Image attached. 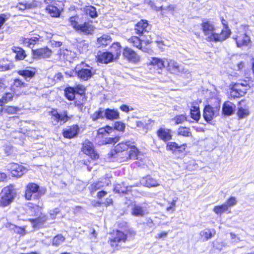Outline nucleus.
I'll return each instance as SVG.
<instances>
[{"label":"nucleus","mask_w":254,"mask_h":254,"mask_svg":"<svg viewBox=\"0 0 254 254\" xmlns=\"http://www.w3.org/2000/svg\"><path fill=\"white\" fill-rule=\"evenodd\" d=\"M201 29L204 35L207 36L206 40L209 42H222L229 37V31L226 29L221 30L219 32L218 28L209 21L203 22Z\"/></svg>","instance_id":"nucleus-1"},{"label":"nucleus","mask_w":254,"mask_h":254,"mask_svg":"<svg viewBox=\"0 0 254 254\" xmlns=\"http://www.w3.org/2000/svg\"><path fill=\"white\" fill-rule=\"evenodd\" d=\"M68 20L70 26L79 33L90 35L93 34L95 29L91 22H85L79 24V18L78 16H71Z\"/></svg>","instance_id":"nucleus-2"},{"label":"nucleus","mask_w":254,"mask_h":254,"mask_svg":"<svg viewBox=\"0 0 254 254\" xmlns=\"http://www.w3.org/2000/svg\"><path fill=\"white\" fill-rule=\"evenodd\" d=\"M16 191L13 185L3 188L0 193V206L5 207L9 205L16 197Z\"/></svg>","instance_id":"nucleus-3"},{"label":"nucleus","mask_w":254,"mask_h":254,"mask_svg":"<svg viewBox=\"0 0 254 254\" xmlns=\"http://www.w3.org/2000/svg\"><path fill=\"white\" fill-rule=\"evenodd\" d=\"M46 192V189L44 188H40V187L36 184L34 183H29L26 186V190L25 192V197L28 200L32 199L33 197H41Z\"/></svg>","instance_id":"nucleus-4"},{"label":"nucleus","mask_w":254,"mask_h":254,"mask_svg":"<svg viewBox=\"0 0 254 254\" xmlns=\"http://www.w3.org/2000/svg\"><path fill=\"white\" fill-rule=\"evenodd\" d=\"M51 115V121L54 126L59 127L65 123L69 119L67 112L64 111L59 114L57 110L53 109L50 112Z\"/></svg>","instance_id":"nucleus-5"},{"label":"nucleus","mask_w":254,"mask_h":254,"mask_svg":"<svg viewBox=\"0 0 254 254\" xmlns=\"http://www.w3.org/2000/svg\"><path fill=\"white\" fill-rule=\"evenodd\" d=\"M166 68L170 73L175 74L186 73L188 70H186L183 65L179 64L173 60L166 59Z\"/></svg>","instance_id":"nucleus-6"},{"label":"nucleus","mask_w":254,"mask_h":254,"mask_svg":"<svg viewBox=\"0 0 254 254\" xmlns=\"http://www.w3.org/2000/svg\"><path fill=\"white\" fill-rule=\"evenodd\" d=\"M220 110V106L212 107L208 105L205 106L203 109V117L207 122H209L218 116Z\"/></svg>","instance_id":"nucleus-7"},{"label":"nucleus","mask_w":254,"mask_h":254,"mask_svg":"<svg viewBox=\"0 0 254 254\" xmlns=\"http://www.w3.org/2000/svg\"><path fill=\"white\" fill-rule=\"evenodd\" d=\"M127 238V235L124 232L117 230L113 232L112 237L110 238V245L112 247L116 248L118 246L119 243L125 242Z\"/></svg>","instance_id":"nucleus-8"},{"label":"nucleus","mask_w":254,"mask_h":254,"mask_svg":"<svg viewBox=\"0 0 254 254\" xmlns=\"http://www.w3.org/2000/svg\"><path fill=\"white\" fill-rule=\"evenodd\" d=\"M82 151L92 159L96 160L99 158V154L95 151L93 143L89 140H85L84 142Z\"/></svg>","instance_id":"nucleus-9"},{"label":"nucleus","mask_w":254,"mask_h":254,"mask_svg":"<svg viewBox=\"0 0 254 254\" xmlns=\"http://www.w3.org/2000/svg\"><path fill=\"white\" fill-rule=\"evenodd\" d=\"M87 66L88 68L82 67L80 69L77 65L75 68V70L77 73L78 77L84 80H87L94 74V72L92 71V68L89 66Z\"/></svg>","instance_id":"nucleus-10"},{"label":"nucleus","mask_w":254,"mask_h":254,"mask_svg":"<svg viewBox=\"0 0 254 254\" xmlns=\"http://www.w3.org/2000/svg\"><path fill=\"white\" fill-rule=\"evenodd\" d=\"M123 55L125 58L131 62L137 63L140 60L139 56L133 50L128 47L124 48Z\"/></svg>","instance_id":"nucleus-11"},{"label":"nucleus","mask_w":254,"mask_h":254,"mask_svg":"<svg viewBox=\"0 0 254 254\" xmlns=\"http://www.w3.org/2000/svg\"><path fill=\"white\" fill-rule=\"evenodd\" d=\"M79 128L77 125H74L65 128L63 130V135L65 138H72L77 136Z\"/></svg>","instance_id":"nucleus-12"},{"label":"nucleus","mask_w":254,"mask_h":254,"mask_svg":"<svg viewBox=\"0 0 254 254\" xmlns=\"http://www.w3.org/2000/svg\"><path fill=\"white\" fill-rule=\"evenodd\" d=\"M129 146H131L130 141L122 142L117 145L115 147V149L111 150L110 153L108 154V155L111 157H115V155L118 153L122 152L127 150Z\"/></svg>","instance_id":"nucleus-13"},{"label":"nucleus","mask_w":254,"mask_h":254,"mask_svg":"<svg viewBox=\"0 0 254 254\" xmlns=\"http://www.w3.org/2000/svg\"><path fill=\"white\" fill-rule=\"evenodd\" d=\"M115 55L109 52H99L98 54V61L100 63L108 64L113 61Z\"/></svg>","instance_id":"nucleus-14"},{"label":"nucleus","mask_w":254,"mask_h":254,"mask_svg":"<svg viewBox=\"0 0 254 254\" xmlns=\"http://www.w3.org/2000/svg\"><path fill=\"white\" fill-rule=\"evenodd\" d=\"M33 54L35 58H47L50 57L52 51L47 47L33 50Z\"/></svg>","instance_id":"nucleus-15"},{"label":"nucleus","mask_w":254,"mask_h":254,"mask_svg":"<svg viewBox=\"0 0 254 254\" xmlns=\"http://www.w3.org/2000/svg\"><path fill=\"white\" fill-rule=\"evenodd\" d=\"M185 144L179 145L175 142H168L166 144V150L170 151L173 153L176 152H183L185 150Z\"/></svg>","instance_id":"nucleus-16"},{"label":"nucleus","mask_w":254,"mask_h":254,"mask_svg":"<svg viewBox=\"0 0 254 254\" xmlns=\"http://www.w3.org/2000/svg\"><path fill=\"white\" fill-rule=\"evenodd\" d=\"M13 176L20 177L27 171L26 168L18 164H13L10 168Z\"/></svg>","instance_id":"nucleus-17"},{"label":"nucleus","mask_w":254,"mask_h":254,"mask_svg":"<svg viewBox=\"0 0 254 254\" xmlns=\"http://www.w3.org/2000/svg\"><path fill=\"white\" fill-rule=\"evenodd\" d=\"M131 213L134 216L143 217L148 213V210L145 206L134 205L131 209Z\"/></svg>","instance_id":"nucleus-18"},{"label":"nucleus","mask_w":254,"mask_h":254,"mask_svg":"<svg viewBox=\"0 0 254 254\" xmlns=\"http://www.w3.org/2000/svg\"><path fill=\"white\" fill-rule=\"evenodd\" d=\"M159 138L165 142L171 140L172 138L171 130L167 128H160L157 131Z\"/></svg>","instance_id":"nucleus-19"},{"label":"nucleus","mask_w":254,"mask_h":254,"mask_svg":"<svg viewBox=\"0 0 254 254\" xmlns=\"http://www.w3.org/2000/svg\"><path fill=\"white\" fill-rule=\"evenodd\" d=\"M140 183L144 186L147 187H155L160 185L159 182L151 177L150 176H147L141 179Z\"/></svg>","instance_id":"nucleus-20"},{"label":"nucleus","mask_w":254,"mask_h":254,"mask_svg":"<svg viewBox=\"0 0 254 254\" xmlns=\"http://www.w3.org/2000/svg\"><path fill=\"white\" fill-rule=\"evenodd\" d=\"M148 23L147 21L141 20L138 22L135 26L134 30L135 33L139 36H143L146 33H148L147 28Z\"/></svg>","instance_id":"nucleus-21"},{"label":"nucleus","mask_w":254,"mask_h":254,"mask_svg":"<svg viewBox=\"0 0 254 254\" xmlns=\"http://www.w3.org/2000/svg\"><path fill=\"white\" fill-rule=\"evenodd\" d=\"M216 234V231L214 229H205L199 233V236L203 242L207 241Z\"/></svg>","instance_id":"nucleus-22"},{"label":"nucleus","mask_w":254,"mask_h":254,"mask_svg":"<svg viewBox=\"0 0 254 254\" xmlns=\"http://www.w3.org/2000/svg\"><path fill=\"white\" fill-rule=\"evenodd\" d=\"M166 59H161L156 57H152L148 64L152 65L155 67H157L159 69H162L166 67Z\"/></svg>","instance_id":"nucleus-23"},{"label":"nucleus","mask_w":254,"mask_h":254,"mask_svg":"<svg viewBox=\"0 0 254 254\" xmlns=\"http://www.w3.org/2000/svg\"><path fill=\"white\" fill-rule=\"evenodd\" d=\"M144 40L140 39L137 36H132L128 39V42L132 44L134 47L141 50L144 52H148V49L146 48H143L141 46L142 42L144 41Z\"/></svg>","instance_id":"nucleus-24"},{"label":"nucleus","mask_w":254,"mask_h":254,"mask_svg":"<svg viewBox=\"0 0 254 254\" xmlns=\"http://www.w3.org/2000/svg\"><path fill=\"white\" fill-rule=\"evenodd\" d=\"M104 118L110 120H116L119 118V112L115 109L107 108L104 110Z\"/></svg>","instance_id":"nucleus-25"},{"label":"nucleus","mask_w":254,"mask_h":254,"mask_svg":"<svg viewBox=\"0 0 254 254\" xmlns=\"http://www.w3.org/2000/svg\"><path fill=\"white\" fill-rule=\"evenodd\" d=\"M236 40L238 47L247 46L251 41L250 37L246 34L237 36Z\"/></svg>","instance_id":"nucleus-26"},{"label":"nucleus","mask_w":254,"mask_h":254,"mask_svg":"<svg viewBox=\"0 0 254 254\" xmlns=\"http://www.w3.org/2000/svg\"><path fill=\"white\" fill-rule=\"evenodd\" d=\"M235 108V105L231 102H225L222 108L223 114L226 116H230L233 113Z\"/></svg>","instance_id":"nucleus-27"},{"label":"nucleus","mask_w":254,"mask_h":254,"mask_svg":"<svg viewBox=\"0 0 254 254\" xmlns=\"http://www.w3.org/2000/svg\"><path fill=\"white\" fill-rule=\"evenodd\" d=\"M234 85L235 90L244 89L245 94L246 90H248L250 87L249 82L245 80H240Z\"/></svg>","instance_id":"nucleus-28"},{"label":"nucleus","mask_w":254,"mask_h":254,"mask_svg":"<svg viewBox=\"0 0 254 254\" xmlns=\"http://www.w3.org/2000/svg\"><path fill=\"white\" fill-rule=\"evenodd\" d=\"M46 10L52 17H58L61 14L60 9L53 5H49L46 7Z\"/></svg>","instance_id":"nucleus-29"},{"label":"nucleus","mask_w":254,"mask_h":254,"mask_svg":"<svg viewBox=\"0 0 254 254\" xmlns=\"http://www.w3.org/2000/svg\"><path fill=\"white\" fill-rule=\"evenodd\" d=\"M12 51L16 54L15 59L17 60H22L26 57L25 51L18 47H13Z\"/></svg>","instance_id":"nucleus-30"},{"label":"nucleus","mask_w":254,"mask_h":254,"mask_svg":"<svg viewBox=\"0 0 254 254\" xmlns=\"http://www.w3.org/2000/svg\"><path fill=\"white\" fill-rule=\"evenodd\" d=\"M40 36L37 35L36 36L30 38H23V43L26 46L32 48L36 42L39 41Z\"/></svg>","instance_id":"nucleus-31"},{"label":"nucleus","mask_w":254,"mask_h":254,"mask_svg":"<svg viewBox=\"0 0 254 254\" xmlns=\"http://www.w3.org/2000/svg\"><path fill=\"white\" fill-rule=\"evenodd\" d=\"M191 118L197 121L200 117V113L199 107L196 105H192L190 108Z\"/></svg>","instance_id":"nucleus-32"},{"label":"nucleus","mask_w":254,"mask_h":254,"mask_svg":"<svg viewBox=\"0 0 254 254\" xmlns=\"http://www.w3.org/2000/svg\"><path fill=\"white\" fill-rule=\"evenodd\" d=\"M111 42V37L106 34L103 35L101 37L97 39V43L102 46H107Z\"/></svg>","instance_id":"nucleus-33"},{"label":"nucleus","mask_w":254,"mask_h":254,"mask_svg":"<svg viewBox=\"0 0 254 254\" xmlns=\"http://www.w3.org/2000/svg\"><path fill=\"white\" fill-rule=\"evenodd\" d=\"M76 89L73 87H67L64 90V94L66 98L69 101L73 100L75 98Z\"/></svg>","instance_id":"nucleus-34"},{"label":"nucleus","mask_w":254,"mask_h":254,"mask_svg":"<svg viewBox=\"0 0 254 254\" xmlns=\"http://www.w3.org/2000/svg\"><path fill=\"white\" fill-rule=\"evenodd\" d=\"M90 118L93 121H96L99 119H104V109L100 108L99 109L90 115Z\"/></svg>","instance_id":"nucleus-35"},{"label":"nucleus","mask_w":254,"mask_h":254,"mask_svg":"<svg viewBox=\"0 0 254 254\" xmlns=\"http://www.w3.org/2000/svg\"><path fill=\"white\" fill-rule=\"evenodd\" d=\"M129 147H130L131 148L128 154L127 159H138V155L139 153L138 149L136 148L134 145H131V146H129Z\"/></svg>","instance_id":"nucleus-36"},{"label":"nucleus","mask_w":254,"mask_h":254,"mask_svg":"<svg viewBox=\"0 0 254 254\" xmlns=\"http://www.w3.org/2000/svg\"><path fill=\"white\" fill-rule=\"evenodd\" d=\"M6 227L8 228L9 229L13 230L14 232L17 234L23 235L25 234V230L24 228L18 227L14 224L10 223L8 224Z\"/></svg>","instance_id":"nucleus-37"},{"label":"nucleus","mask_w":254,"mask_h":254,"mask_svg":"<svg viewBox=\"0 0 254 254\" xmlns=\"http://www.w3.org/2000/svg\"><path fill=\"white\" fill-rule=\"evenodd\" d=\"M249 111L248 108H244L243 107H239L237 112V115L239 119H243L247 117L249 115Z\"/></svg>","instance_id":"nucleus-38"},{"label":"nucleus","mask_w":254,"mask_h":254,"mask_svg":"<svg viewBox=\"0 0 254 254\" xmlns=\"http://www.w3.org/2000/svg\"><path fill=\"white\" fill-rule=\"evenodd\" d=\"M18 73L24 77L25 79L32 78L35 74V72L28 69L21 70L18 71Z\"/></svg>","instance_id":"nucleus-39"},{"label":"nucleus","mask_w":254,"mask_h":254,"mask_svg":"<svg viewBox=\"0 0 254 254\" xmlns=\"http://www.w3.org/2000/svg\"><path fill=\"white\" fill-rule=\"evenodd\" d=\"M84 11L86 14H88L92 18H95L97 16V13L95 7L92 6H87L84 8Z\"/></svg>","instance_id":"nucleus-40"},{"label":"nucleus","mask_w":254,"mask_h":254,"mask_svg":"<svg viewBox=\"0 0 254 254\" xmlns=\"http://www.w3.org/2000/svg\"><path fill=\"white\" fill-rule=\"evenodd\" d=\"M245 94L244 89L235 90L234 85L231 88L230 95L234 98H238L242 96Z\"/></svg>","instance_id":"nucleus-41"},{"label":"nucleus","mask_w":254,"mask_h":254,"mask_svg":"<svg viewBox=\"0 0 254 254\" xmlns=\"http://www.w3.org/2000/svg\"><path fill=\"white\" fill-rule=\"evenodd\" d=\"M65 240V238L62 235L56 236L53 240V245L58 247L61 245Z\"/></svg>","instance_id":"nucleus-42"},{"label":"nucleus","mask_w":254,"mask_h":254,"mask_svg":"<svg viewBox=\"0 0 254 254\" xmlns=\"http://www.w3.org/2000/svg\"><path fill=\"white\" fill-rule=\"evenodd\" d=\"M228 209L227 207L224 203L221 205L215 206L213 208V211L218 215H221Z\"/></svg>","instance_id":"nucleus-43"},{"label":"nucleus","mask_w":254,"mask_h":254,"mask_svg":"<svg viewBox=\"0 0 254 254\" xmlns=\"http://www.w3.org/2000/svg\"><path fill=\"white\" fill-rule=\"evenodd\" d=\"M178 134L184 136H190L191 135L190 129L187 127H181L178 129Z\"/></svg>","instance_id":"nucleus-44"},{"label":"nucleus","mask_w":254,"mask_h":254,"mask_svg":"<svg viewBox=\"0 0 254 254\" xmlns=\"http://www.w3.org/2000/svg\"><path fill=\"white\" fill-rule=\"evenodd\" d=\"M112 50L114 51L115 55L117 58H118L121 55V46L119 43H114L112 44L111 47Z\"/></svg>","instance_id":"nucleus-45"},{"label":"nucleus","mask_w":254,"mask_h":254,"mask_svg":"<svg viewBox=\"0 0 254 254\" xmlns=\"http://www.w3.org/2000/svg\"><path fill=\"white\" fill-rule=\"evenodd\" d=\"M13 98V95L11 93H6L3 95L2 98L0 99V106H2L3 103H7L11 100Z\"/></svg>","instance_id":"nucleus-46"},{"label":"nucleus","mask_w":254,"mask_h":254,"mask_svg":"<svg viewBox=\"0 0 254 254\" xmlns=\"http://www.w3.org/2000/svg\"><path fill=\"white\" fill-rule=\"evenodd\" d=\"M3 110L4 112L9 114H14L16 113L19 110V109L16 107L8 106L4 108Z\"/></svg>","instance_id":"nucleus-47"},{"label":"nucleus","mask_w":254,"mask_h":254,"mask_svg":"<svg viewBox=\"0 0 254 254\" xmlns=\"http://www.w3.org/2000/svg\"><path fill=\"white\" fill-rule=\"evenodd\" d=\"M237 203V201L236 200V198L234 196L230 197L226 201V203H225V205H226L227 207V208L228 209L229 207H232L234 205H235Z\"/></svg>","instance_id":"nucleus-48"},{"label":"nucleus","mask_w":254,"mask_h":254,"mask_svg":"<svg viewBox=\"0 0 254 254\" xmlns=\"http://www.w3.org/2000/svg\"><path fill=\"white\" fill-rule=\"evenodd\" d=\"M213 244L214 247L219 250H221L223 248L227 247V244L223 241H216Z\"/></svg>","instance_id":"nucleus-49"},{"label":"nucleus","mask_w":254,"mask_h":254,"mask_svg":"<svg viewBox=\"0 0 254 254\" xmlns=\"http://www.w3.org/2000/svg\"><path fill=\"white\" fill-rule=\"evenodd\" d=\"M103 187V184L102 182H97L96 183H93L90 186V190L92 191H96Z\"/></svg>","instance_id":"nucleus-50"},{"label":"nucleus","mask_w":254,"mask_h":254,"mask_svg":"<svg viewBox=\"0 0 254 254\" xmlns=\"http://www.w3.org/2000/svg\"><path fill=\"white\" fill-rule=\"evenodd\" d=\"M10 17V14L3 13L0 14V29L3 25L6 20L8 19Z\"/></svg>","instance_id":"nucleus-51"},{"label":"nucleus","mask_w":254,"mask_h":254,"mask_svg":"<svg viewBox=\"0 0 254 254\" xmlns=\"http://www.w3.org/2000/svg\"><path fill=\"white\" fill-rule=\"evenodd\" d=\"M26 85V84L25 83L17 78L14 80L12 88H14V87L21 88L23 87H25Z\"/></svg>","instance_id":"nucleus-52"},{"label":"nucleus","mask_w":254,"mask_h":254,"mask_svg":"<svg viewBox=\"0 0 254 254\" xmlns=\"http://www.w3.org/2000/svg\"><path fill=\"white\" fill-rule=\"evenodd\" d=\"M26 5L27 9H33L38 6V2L35 0H33L31 1H27Z\"/></svg>","instance_id":"nucleus-53"},{"label":"nucleus","mask_w":254,"mask_h":254,"mask_svg":"<svg viewBox=\"0 0 254 254\" xmlns=\"http://www.w3.org/2000/svg\"><path fill=\"white\" fill-rule=\"evenodd\" d=\"M176 124H179L183 123L187 120V118L185 115H181L177 116L174 119Z\"/></svg>","instance_id":"nucleus-54"},{"label":"nucleus","mask_w":254,"mask_h":254,"mask_svg":"<svg viewBox=\"0 0 254 254\" xmlns=\"http://www.w3.org/2000/svg\"><path fill=\"white\" fill-rule=\"evenodd\" d=\"M127 189L125 187H122L121 185L118 184L116 185L114 188V190L118 193H124L126 192Z\"/></svg>","instance_id":"nucleus-55"},{"label":"nucleus","mask_w":254,"mask_h":254,"mask_svg":"<svg viewBox=\"0 0 254 254\" xmlns=\"http://www.w3.org/2000/svg\"><path fill=\"white\" fill-rule=\"evenodd\" d=\"M115 128L119 131H123L125 128V125L121 122H117L115 124Z\"/></svg>","instance_id":"nucleus-56"},{"label":"nucleus","mask_w":254,"mask_h":254,"mask_svg":"<svg viewBox=\"0 0 254 254\" xmlns=\"http://www.w3.org/2000/svg\"><path fill=\"white\" fill-rule=\"evenodd\" d=\"M119 138L120 137L119 136H116L115 137L106 138V143H115L119 140Z\"/></svg>","instance_id":"nucleus-57"},{"label":"nucleus","mask_w":254,"mask_h":254,"mask_svg":"<svg viewBox=\"0 0 254 254\" xmlns=\"http://www.w3.org/2000/svg\"><path fill=\"white\" fill-rule=\"evenodd\" d=\"M59 212H60V210H59V208H56L53 210H50V214L51 216V218L55 219L56 214L59 213Z\"/></svg>","instance_id":"nucleus-58"},{"label":"nucleus","mask_w":254,"mask_h":254,"mask_svg":"<svg viewBox=\"0 0 254 254\" xmlns=\"http://www.w3.org/2000/svg\"><path fill=\"white\" fill-rule=\"evenodd\" d=\"M230 235L231 239L233 240V242L237 243L241 241L240 238L238 237L234 233H230Z\"/></svg>","instance_id":"nucleus-59"},{"label":"nucleus","mask_w":254,"mask_h":254,"mask_svg":"<svg viewBox=\"0 0 254 254\" xmlns=\"http://www.w3.org/2000/svg\"><path fill=\"white\" fill-rule=\"evenodd\" d=\"M109 131L107 130V129L105 128H100L98 130V134L99 135H105L106 134H108Z\"/></svg>","instance_id":"nucleus-60"},{"label":"nucleus","mask_w":254,"mask_h":254,"mask_svg":"<svg viewBox=\"0 0 254 254\" xmlns=\"http://www.w3.org/2000/svg\"><path fill=\"white\" fill-rule=\"evenodd\" d=\"M222 23L224 26L222 30L226 29V30L229 31V36L231 34V31H230V30L228 28V26L227 24V21L225 20H224V19H223L222 20Z\"/></svg>","instance_id":"nucleus-61"},{"label":"nucleus","mask_w":254,"mask_h":254,"mask_svg":"<svg viewBox=\"0 0 254 254\" xmlns=\"http://www.w3.org/2000/svg\"><path fill=\"white\" fill-rule=\"evenodd\" d=\"M149 5H151V6L152 7V8L155 9L157 11L161 10L163 9V7L162 6H159V7H157L156 6L154 5V3L152 1H150L149 2Z\"/></svg>","instance_id":"nucleus-62"},{"label":"nucleus","mask_w":254,"mask_h":254,"mask_svg":"<svg viewBox=\"0 0 254 254\" xmlns=\"http://www.w3.org/2000/svg\"><path fill=\"white\" fill-rule=\"evenodd\" d=\"M74 105L76 107L81 111H82L83 107H84L83 103H81L79 101H75Z\"/></svg>","instance_id":"nucleus-63"},{"label":"nucleus","mask_w":254,"mask_h":254,"mask_svg":"<svg viewBox=\"0 0 254 254\" xmlns=\"http://www.w3.org/2000/svg\"><path fill=\"white\" fill-rule=\"evenodd\" d=\"M17 7L18 8L19 10H24L25 9H27V7L26 5V2L25 3H19Z\"/></svg>","instance_id":"nucleus-64"}]
</instances>
